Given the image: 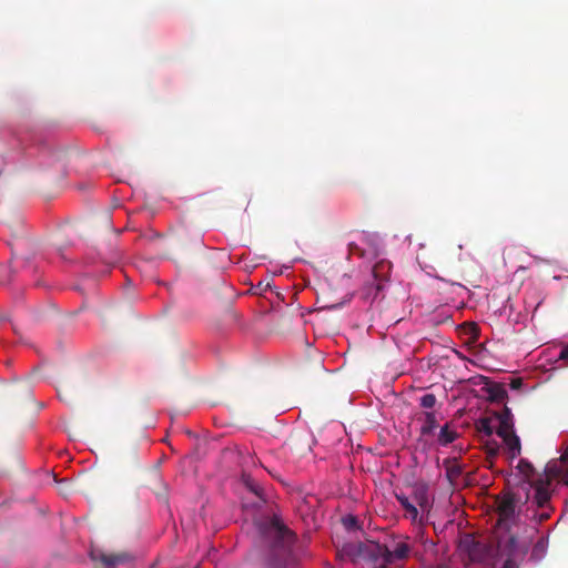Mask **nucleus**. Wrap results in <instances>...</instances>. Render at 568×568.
Here are the masks:
<instances>
[{"mask_svg": "<svg viewBox=\"0 0 568 568\" xmlns=\"http://www.w3.org/2000/svg\"><path fill=\"white\" fill-rule=\"evenodd\" d=\"M413 500L422 509H425L429 505L428 500V486L424 483H417L414 485L413 489Z\"/></svg>", "mask_w": 568, "mask_h": 568, "instance_id": "nucleus-13", "label": "nucleus"}, {"mask_svg": "<svg viewBox=\"0 0 568 568\" xmlns=\"http://www.w3.org/2000/svg\"><path fill=\"white\" fill-rule=\"evenodd\" d=\"M241 480L244 487L247 489V491L252 494L254 497V499L251 503L245 501L244 506H252L255 508L262 507V505L266 503V498L264 496V490L260 486V484L250 474L246 473L242 474Z\"/></svg>", "mask_w": 568, "mask_h": 568, "instance_id": "nucleus-7", "label": "nucleus"}, {"mask_svg": "<svg viewBox=\"0 0 568 568\" xmlns=\"http://www.w3.org/2000/svg\"><path fill=\"white\" fill-rule=\"evenodd\" d=\"M494 423H496L495 412L493 413L491 416H485L479 418L476 422V429L478 433L484 434L487 437H490L495 432Z\"/></svg>", "mask_w": 568, "mask_h": 568, "instance_id": "nucleus-15", "label": "nucleus"}, {"mask_svg": "<svg viewBox=\"0 0 568 568\" xmlns=\"http://www.w3.org/2000/svg\"><path fill=\"white\" fill-rule=\"evenodd\" d=\"M438 427L436 414L434 412H426L424 423L420 427V435L428 437L434 435L435 429Z\"/></svg>", "mask_w": 568, "mask_h": 568, "instance_id": "nucleus-16", "label": "nucleus"}, {"mask_svg": "<svg viewBox=\"0 0 568 568\" xmlns=\"http://www.w3.org/2000/svg\"><path fill=\"white\" fill-rule=\"evenodd\" d=\"M495 419L497 423V426H495V432L499 437L515 433L514 415L509 407L504 406L501 410L495 412Z\"/></svg>", "mask_w": 568, "mask_h": 568, "instance_id": "nucleus-8", "label": "nucleus"}, {"mask_svg": "<svg viewBox=\"0 0 568 568\" xmlns=\"http://www.w3.org/2000/svg\"><path fill=\"white\" fill-rule=\"evenodd\" d=\"M497 529L508 531L515 524L519 504H526L517 493L507 491L497 498Z\"/></svg>", "mask_w": 568, "mask_h": 568, "instance_id": "nucleus-4", "label": "nucleus"}, {"mask_svg": "<svg viewBox=\"0 0 568 568\" xmlns=\"http://www.w3.org/2000/svg\"><path fill=\"white\" fill-rule=\"evenodd\" d=\"M395 497L397 501L400 504V506L405 509L406 517L412 519L413 521H416L418 518V509L414 505V503H412L409 498L405 496L403 493L395 494Z\"/></svg>", "mask_w": 568, "mask_h": 568, "instance_id": "nucleus-14", "label": "nucleus"}, {"mask_svg": "<svg viewBox=\"0 0 568 568\" xmlns=\"http://www.w3.org/2000/svg\"><path fill=\"white\" fill-rule=\"evenodd\" d=\"M337 556L342 560H349L354 564L366 562L373 568H378L381 544L372 540L345 542L337 550Z\"/></svg>", "mask_w": 568, "mask_h": 568, "instance_id": "nucleus-3", "label": "nucleus"}, {"mask_svg": "<svg viewBox=\"0 0 568 568\" xmlns=\"http://www.w3.org/2000/svg\"><path fill=\"white\" fill-rule=\"evenodd\" d=\"M184 433L189 436H192V432L190 429H185Z\"/></svg>", "mask_w": 568, "mask_h": 568, "instance_id": "nucleus-30", "label": "nucleus"}, {"mask_svg": "<svg viewBox=\"0 0 568 568\" xmlns=\"http://www.w3.org/2000/svg\"><path fill=\"white\" fill-rule=\"evenodd\" d=\"M384 285L376 282L375 280L371 283H366L362 288V297L364 300H374L378 293L383 290Z\"/></svg>", "mask_w": 568, "mask_h": 568, "instance_id": "nucleus-20", "label": "nucleus"}, {"mask_svg": "<svg viewBox=\"0 0 568 568\" xmlns=\"http://www.w3.org/2000/svg\"><path fill=\"white\" fill-rule=\"evenodd\" d=\"M462 546L466 550V552L471 561L479 562V561L484 560V558L486 556V549L481 542L467 537L463 540Z\"/></svg>", "mask_w": 568, "mask_h": 568, "instance_id": "nucleus-10", "label": "nucleus"}, {"mask_svg": "<svg viewBox=\"0 0 568 568\" xmlns=\"http://www.w3.org/2000/svg\"><path fill=\"white\" fill-rule=\"evenodd\" d=\"M348 252L352 255L363 256V251L358 247L356 243L353 242L348 244Z\"/></svg>", "mask_w": 568, "mask_h": 568, "instance_id": "nucleus-24", "label": "nucleus"}, {"mask_svg": "<svg viewBox=\"0 0 568 568\" xmlns=\"http://www.w3.org/2000/svg\"><path fill=\"white\" fill-rule=\"evenodd\" d=\"M201 444H205L204 440H201L200 443H197L196 448H200Z\"/></svg>", "mask_w": 568, "mask_h": 568, "instance_id": "nucleus-31", "label": "nucleus"}, {"mask_svg": "<svg viewBox=\"0 0 568 568\" xmlns=\"http://www.w3.org/2000/svg\"><path fill=\"white\" fill-rule=\"evenodd\" d=\"M159 499L163 501L164 504H168V497L165 495H158Z\"/></svg>", "mask_w": 568, "mask_h": 568, "instance_id": "nucleus-28", "label": "nucleus"}, {"mask_svg": "<svg viewBox=\"0 0 568 568\" xmlns=\"http://www.w3.org/2000/svg\"><path fill=\"white\" fill-rule=\"evenodd\" d=\"M486 453L489 457H496L499 453V445L496 440L486 444Z\"/></svg>", "mask_w": 568, "mask_h": 568, "instance_id": "nucleus-23", "label": "nucleus"}, {"mask_svg": "<svg viewBox=\"0 0 568 568\" xmlns=\"http://www.w3.org/2000/svg\"><path fill=\"white\" fill-rule=\"evenodd\" d=\"M567 464L568 458L565 456L550 460L545 466L544 473L531 481L530 486L534 488L531 501L537 508H546L549 505L555 491L554 480L560 479Z\"/></svg>", "mask_w": 568, "mask_h": 568, "instance_id": "nucleus-2", "label": "nucleus"}, {"mask_svg": "<svg viewBox=\"0 0 568 568\" xmlns=\"http://www.w3.org/2000/svg\"><path fill=\"white\" fill-rule=\"evenodd\" d=\"M444 467L447 479L450 484H455L463 473L462 466L456 460L445 459Z\"/></svg>", "mask_w": 568, "mask_h": 568, "instance_id": "nucleus-17", "label": "nucleus"}, {"mask_svg": "<svg viewBox=\"0 0 568 568\" xmlns=\"http://www.w3.org/2000/svg\"><path fill=\"white\" fill-rule=\"evenodd\" d=\"M548 518H549V513H542V514H540V519H541V520H546V519H548Z\"/></svg>", "mask_w": 568, "mask_h": 568, "instance_id": "nucleus-29", "label": "nucleus"}, {"mask_svg": "<svg viewBox=\"0 0 568 568\" xmlns=\"http://www.w3.org/2000/svg\"><path fill=\"white\" fill-rule=\"evenodd\" d=\"M488 397L493 402H503L507 397V390L503 384L491 383L487 387Z\"/></svg>", "mask_w": 568, "mask_h": 568, "instance_id": "nucleus-19", "label": "nucleus"}, {"mask_svg": "<svg viewBox=\"0 0 568 568\" xmlns=\"http://www.w3.org/2000/svg\"><path fill=\"white\" fill-rule=\"evenodd\" d=\"M516 469L521 475L523 480L519 484V488L525 491V501L531 500L530 490L534 488L530 486L531 481H535L536 469L534 465L527 459H519Z\"/></svg>", "mask_w": 568, "mask_h": 568, "instance_id": "nucleus-6", "label": "nucleus"}, {"mask_svg": "<svg viewBox=\"0 0 568 568\" xmlns=\"http://www.w3.org/2000/svg\"><path fill=\"white\" fill-rule=\"evenodd\" d=\"M500 438L503 439L508 458L513 462L521 454L520 438L516 435V433L508 434Z\"/></svg>", "mask_w": 568, "mask_h": 568, "instance_id": "nucleus-11", "label": "nucleus"}, {"mask_svg": "<svg viewBox=\"0 0 568 568\" xmlns=\"http://www.w3.org/2000/svg\"><path fill=\"white\" fill-rule=\"evenodd\" d=\"M412 550V545L405 540L394 541L390 548L386 545H381L378 568H400L397 562L407 559Z\"/></svg>", "mask_w": 568, "mask_h": 568, "instance_id": "nucleus-5", "label": "nucleus"}, {"mask_svg": "<svg viewBox=\"0 0 568 568\" xmlns=\"http://www.w3.org/2000/svg\"><path fill=\"white\" fill-rule=\"evenodd\" d=\"M392 267V263L387 260L376 262L372 270L373 278L384 285L389 278Z\"/></svg>", "mask_w": 568, "mask_h": 568, "instance_id": "nucleus-12", "label": "nucleus"}, {"mask_svg": "<svg viewBox=\"0 0 568 568\" xmlns=\"http://www.w3.org/2000/svg\"><path fill=\"white\" fill-rule=\"evenodd\" d=\"M265 564L268 568H295L292 552L294 534L276 517H265L256 523Z\"/></svg>", "mask_w": 568, "mask_h": 568, "instance_id": "nucleus-1", "label": "nucleus"}, {"mask_svg": "<svg viewBox=\"0 0 568 568\" xmlns=\"http://www.w3.org/2000/svg\"><path fill=\"white\" fill-rule=\"evenodd\" d=\"M516 538L513 535L507 537L498 536V548L507 551L509 556L515 554Z\"/></svg>", "mask_w": 568, "mask_h": 568, "instance_id": "nucleus-21", "label": "nucleus"}, {"mask_svg": "<svg viewBox=\"0 0 568 568\" xmlns=\"http://www.w3.org/2000/svg\"><path fill=\"white\" fill-rule=\"evenodd\" d=\"M457 438V432L450 427L447 423L445 424L437 436V442L442 446H447L452 444Z\"/></svg>", "mask_w": 568, "mask_h": 568, "instance_id": "nucleus-18", "label": "nucleus"}, {"mask_svg": "<svg viewBox=\"0 0 568 568\" xmlns=\"http://www.w3.org/2000/svg\"><path fill=\"white\" fill-rule=\"evenodd\" d=\"M345 525L351 527V526H354L356 524V518L355 517H348L344 520Z\"/></svg>", "mask_w": 568, "mask_h": 568, "instance_id": "nucleus-27", "label": "nucleus"}, {"mask_svg": "<svg viewBox=\"0 0 568 568\" xmlns=\"http://www.w3.org/2000/svg\"><path fill=\"white\" fill-rule=\"evenodd\" d=\"M437 403V398L434 394L427 393L423 395L419 399V404L423 408L430 409Z\"/></svg>", "mask_w": 568, "mask_h": 568, "instance_id": "nucleus-22", "label": "nucleus"}, {"mask_svg": "<svg viewBox=\"0 0 568 568\" xmlns=\"http://www.w3.org/2000/svg\"><path fill=\"white\" fill-rule=\"evenodd\" d=\"M509 386L511 389H520L523 386V379L521 378H513L509 383Z\"/></svg>", "mask_w": 568, "mask_h": 568, "instance_id": "nucleus-25", "label": "nucleus"}, {"mask_svg": "<svg viewBox=\"0 0 568 568\" xmlns=\"http://www.w3.org/2000/svg\"><path fill=\"white\" fill-rule=\"evenodd\" d=\"M90 556L93 561H100L105 567H113L128 558L124 554H105L101 549H92Z\"/></svg>", "mask_w": 568, "mask_h": 568, "instance_id": "nucleus-9", "label": "nucleus"}, {"mask_svg": "<svg viewBox=\"0 0 568 568\" xmlns=\"http://www.w3.org/2000/svg\"><path fill=\"white\" fill-rule=\"evenodd\" d=\"M559 359L567 362L568 365V344L561 348L559 353Z\"/></svg>", "mask_w": 568, "mask_h": 568, "instance_id": "nucleus-26", "label": "nucleus"}]
</instances>
